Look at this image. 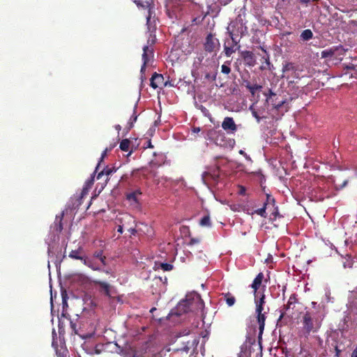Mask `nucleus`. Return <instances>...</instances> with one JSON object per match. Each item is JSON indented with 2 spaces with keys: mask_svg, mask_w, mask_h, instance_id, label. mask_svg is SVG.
<instances>
[{
  "mask_svg": "<svg viewBox=\"0 0 357 357\" xmlns=\"http://www.w3.org/2000/svg\"><path fill=\"white\" fill-rule=\"evenodd\" d=\"M204 303L201 296L197 292L192 291L188 294L185 298L181 300L175 308L172 309L169 316H181L188 312L202 310L203 324H205V316L204 314Z\"/></svg>",
  "mask_w": 357,
  "mask_h": 357,
  "instance_id": "nucleus-1",
  "label": "nucleus"
},
{
  "mask_svg": "<svg viewBox=\"0 0 357 357\" xmlns=\"http://www.w3.org/2000/svg\"><path fill=\"white\" fill-rule=\"evenodd\" d=\"M227 32L229 34L231 43L238 45L241 37L248 33L244 16L238 15L234 21H231L227 27Z\"/></svg>",
  "mask_w": 357,
  "mask_h": 357,
  "instance_id": "nucleus-2",
  "label": "nucleus"
},
{
  "mask_svg": "<svg viewBox=\"0 0 357 357\" xmlns=\"http://www.w3.org/2000/svg\"><path fill=\"white\" fill-rule=\"evenodd\" d=\"M153 11L151 8L149 9V15L146 17V25L149 33V37L147 40V45L149 47L155 43L156 40V36L155 34V31L156 29L155 20V19H152V14Z\"/></svg>",
  "mask_w": 357,
  "mask_h": 357,
  "instance_id": "nucleus-3",
  "label": "nucleus"
},
{
  "mask_svg": "<svg viewBox=\"0 0 357 357\" xmlns=\"http://www.w3.org/2000/svg\"><path fill=\"white\" fill-rule=\"evenodd\" d=\"M303 325L305 333L307 334H310L311 332H315L320 327V324H315L310 314H304L303 317Z\"/></svg>",
  "mask_w": 357,
  "mask_h": 357,
  "instance_id": "nucleus-4",
  "label": "nucleus"
},
{
  "mask_svg": "<svg viewBox=\"0 0 357 357\" xmlns=\"http://www.w3.org/2000/svg\"><path fill=\"white\" fill-rule=\"evenodd\" d=\"M153 50L149 45H144L143 47V54H142V61L143 64L141 67L140 73L142 74V79L143 80L144 77L142 75L144 73L146 70V66L149 63V61L153 58Z\"/></svg>",
  "mask_w": 357,
  "mask_h": 357,
  "instance_id": "nucleus-5",
  "label": "nucleus"
},
{
  "mask_svg": "<svg viewBox=\"0 0 357 357\" xmlns=\"http://www.w3.org/2000/svg\"><path fill=\"white\" fill-rule=\"evenodd\" d=\"M264 307L262 305L256 304V313L257 314V323L259 325V337H260L264 332L266 321V312L262 313Z\"/></svg>",
  "mask_w": 357,
  "mask_h": 357,
  "instance_id": "nucleus-6",
  "label": "nucleus"
},
{
  "mask_svg": "<svg viewBox=\"0 0 357 357\" xmlns=\"http://www.w3.org/2000/svg\"><path fill=\"white\" fill-rule=\"evenodd\" d=\"M264 96L266 97V102L268 103H271L274 108L276 109H279L280 108H282L284 104L286 103L285 100H281L280 101H277L276 98V94L273 92L271 89H268V93H264Z\"/></svg>",
  "mask_w": 357,
  "mask_h": 357,
  "instance_id": "nucleus-7",
  "label": "nucleus"
},
{
  "mask_svg": "<svg viewBox=\"0 0 357 357\" xmlns=\"http://www.w3.org/2000/svg\"><path fill=\"white\" fill-rule=\"evenodd\" d=\"M63 214H64L63 212H62L60 215H56L54 224L50 227V229L52 231L53 241H55V238H58L59 234L63 229L62 219H63Z\"/></svg>",
  "mask_w": 357,
  "mask_h": 357,
  "instance_id": "nucleus-8",
  "label": "nucleus"
},
{
  "mask_svg": "<svg viewBox=\"0 0 357 357\" xmlns=\"http://www.w3.org/2000/svg\"><path fill=\"white\" fill-rule=\"evenodd\" d=\"M222 128L227 134H234L237 130V126L234 119L229 116H227L223 119Z\"/></svg>",
  "mask_w": 357,
  "mask_h": 357,
  "instance_id": "nucleus-9",
  "label": "nucleus"
},
{
  "mask_svg": "<svg viewBox=\"0 0 357 357\" xmlns=\"http://www.w3.org/2000/svg\"><path fill=\"white\" fill-rule=\"evenodd\" d=\"M218 45V40L214 38L211 33L208 34L204 43L205 50L208 52H214Z\"/></svg>",
  "mask_w": 357,
  "mask_h": 357,
  "instance_id": "nucleus-10",
  "label": "nucleus"
},
{
  "mask_svg": "<svg viewBox=\"0 0 357 357\" xmlns=\"http://www.w3.org/2000/svg\"><path fill=\"white\" fill-rule=\"evenodd\" d=\"M296 303V298L295 294H291L289 297L288 302L286 305H284L282 309L280 310V315L278 319V321L281 320L286 312H287L290 308H294L295 303Z\"/></svg>",
  "mask_w": 357,
  "mask_h": 357,
  "instance_id": "nucleus-11",
  "label": "nucleus"
},
{
  "mask_svg": "<svg viewBox=\"0 0 357 357\" xmlns=\"http://www.w3.org/2000/svg\"><path fill=\"white\" fill-rule=\"evenodd\" d=\"M94 284L99 286V291L107 296H111V285L106 282L95 280Z\"/></svg>",
  "mask_w": 357,
  "mask_h": 357,
  "instance_id": "nucleus-12",
  "label": "nucleus"
},
{
  "mask_svg": "<svg viewBox=\"0 0 357 357\" xmlns=\"http://www.w3.org/2000/svg\"><path fill=\"white\" fill-rule=\"evenodd\" d=\"M241 56L243 59L245 63L248 66H254L255 64V59L254 54L250 51H243L241 52Z\"/></svg>",
  "mask_w": 357,
  "mask_h": 357,
  "instance_id": "nucleus-13",
  "label": "nucleus"
},
{
  "mask_svg": "<svg viewBox=\"0 0 357 357\" xmlns=\"http://www.w3.org/2000/svg\"><path fill=\"white\" fill-rule=\"evenodd\" d=\"M347 305L351 310H357V289L350 292Z\"/></svg>",
  "mask_w": 357,
  "mask_h": 357,
  "instance_id": "nucleus-14",
  "label": "nucleus"
},
{
  "mask_svg": "<svg viewBox=\"0 0 357 357\" xmlns=\"http://www.w3.org/2000/svg\"><path fill=\"white\" fill-rule=\"evenodd\" d=\"M164 80L162 75L154 73L151 78L150 86L155 89L158 87V85L161 84Z\"/></svg>",
  "mask_w": 357,
  "mask_h": 357,
  "instance_id": "nucleus-15",
  "label": "nucleus"
},
{
  "mask_svg": "<svg viewBox=\"0 0 357 357\" xmlns=\"http://www.w3.org/2000/svg\"><path fill=\"white\" fill-rule=\"evenodd\" d=\"M271 202H274L275 200L269 195H266V202H265L264 204L263 207L255 210L254 213L257 214V215H260L261 217L266 218V205L268 203H270Z\"/></svg>",
  "mask_w": 357,
  "mask_h": 357,
  "instance_id": "nucleus-16",
  "label": "nucleus"
},
{
  "mask_svg": "<svg viewBox=\"0 0 357 357\" xmlns=\"http://www.w3.org/2000/svg\"><path fill=\"white\" fill-rule=\"evenodd\" d=\"M83 264L93 271H102V266L95 262L93 259L88 257L84 259Z\"/></svg>",
  "mask_w": 357,
  "mask_h": 357,
  "instance_id": "nucleus-17",
  "label": "nucleus"
},
{
  "mask_svg": "<svg viewBox=\"0 0 357 357\" xmlns=\"http://www.w3.org/2000/svg\"><path fill=\"white\" fill-rule=\"evenodd\" d=\"M263 278L264 274L262 273H259L254 279L251 284V287L254 289L255 294H257V291L259 289V286L261 285Z\"/></svg>",
  "mask_w": 357,
  "mask_h": 357,
  "instance_id": "nucleus-18",
  "label": "nucleus"
},
{
  "mask_svg": "<svg viewBox=\"0 0 357 357\" xmlns=\"http://www.w3.org/2000/svg\"><path fill=\"white\" fill-rule=\"evenodd\" d=\"M116 172V169L115 167H109L108 166H106L103 168V169L102 171H100V172L98 173L96 178L98 180H99L101 178V177L102 176H104V175L109 176Z\"/></svg>",
  "mask_w": 357,
  "mask_h": 357,
  "instance_id": "nucleus-19",
  "label": "nucleus"
},
{
  "mask_svg": "<svg viewBox=\"0 0 357 357\" xmlns=\"http://www.w3.org/2000/svg\"><path fill=\"white\" fill-rule=\"evenodd\" d=\"M300 37L303 41H307L312 38L313 33L310 29H305L301 32Z\"/></svg>",
  "mask_w": 357,
  "mask_h": 357,
  "instance_id": "nucleus-20",
  "label": "nucleus"
},
{
  "mask_svg": "<svg viewBox=\"0 0 357 357\" xmlns=\"http://www.w3.org/2000/svg\"><path fill=\"white\" fill-rule=\"evenodd\" d=\"M86 256H82L80 255L79 250H72L69 254V257L74 259H79L82 262L84 261V259L86 258Z\"/></svg>",
  "mask_w": 357,
  "mask_h": 357,
  "instance_id": "nucleus-21",
  "label": "nucleus"
},
{
  "mask_svg": "<svg viewBox=\"0 0 357 357\" xmlns=\"http://www.w3.org/2000/svg\"><path fill=\"white\" fill-rule=\"evenodd\" d=\"M245 87L249 90V91L252 96L255 94V92L257 91L260 90L262 88L261 85H259L257 84H250L249 82L246 84Z\"/></svg>",
  "mask_w": 357,
  "mask_h": 357,
  "instance_id": "nucleus-22",
  "label": "nucleus"
},
{
  "mask_svg": "<svg viewBox=\"0 0 357 357\" xmlns=\"http://www.w3.org/2000/svg\"><path fill=\"white\" fill-rule=\"evenodd\" d=\"M305 314H310L312 316V319H314L315 324H319L321 325V317L318 314L317 311L315 310L307 311Z\"/></svg>",
  "mask_w": 357,
  "mask_h": 357,
  "instance_id": "nucleus-23",
  "label": "nucleus"
},
{
  "mask_svg": "<svg viewBox=\"0 0 357 357\" xmlns=\"http://www.w3.org/2000/svg\"><path fill=\"white\" fill-rule=\"evenodd\" d=\"M335 50L333 49V48L324 50L321 53V58H325V59L332 58L335 54Z\"/></svg>",
  "mask_w": 357,
  "mask_h": 357,
  "instance_id": "nucleus-24",
  "label": "nucleus"
},
{
  "mask_svg": "<svg viewBox=\"0 0 357 357\" xmlns=\"http://www.w3.org/2000/svg\"><path fill=\"white\" fill-rule=\"evenodd\" d=\"M236 45H234V43H233L229 46L225 45V53L227 56L229 57L234 52H235L236 49L234 48V47Z\"/></svg>",
  "mask_w": 357,
  "mask_h": 357,
  "instance_id": "nucleus-25",
  "label": "nucleus"
},
{
  "mask_svg": "<svg viewBox=\"0 0 357 357\" xmlns=\"http://www.w3.org/2000/svg\"><path fill=\"white\" fill-rule=\"evenodd\" d=\"M134 2L136 3V5L138 6V7H142V8H148L149 9V8H151V10L153 9V6H151V3L149 2V1H146L144 3H143L142 1V0H135Z\"/></svg>",
  "mask_w": 357,
  "mask_h": 357,
  "instance_id": "nucleus-26",
  "label": "nucleus"
},
{
  "mask_svg": "<svg viewBox=\"0 0 357 357\" xmlns=\"http://www.w3.org/2000/svg\"><path fill=\"white\" fill-rule=\"evenodd\" d=\"M200 225L202 227H211V219L209 215H204L201 220L199 222Z\"/></svg>",
  "mask_w": 357,
  "mask_h": 357,
  "instance_id": "nucleus-27",
  "label": "nucleus"
},
{
  "mask_svg": "<svg viewBox=\"0 0 357 357\" xmlns=\"http://www.w3.org/2000/svg\"><path fill=\"white\" fill-rule=\"evenodd\" d=\"M130 142L128 139H123L120 143V149L123 151H128L129 149Z\"/></svg>",
  "mask_w": 357,
  "mask_h": 357,
  "instance_id": "nucleus-28",
  "label": "nucleus"
},
{
  "mask_svg": "<svg viewBox=\"0 0 357 357\" xmlns=\"http://www.w3.org/2000/svg\"><path fill=\"white\" fill-rule=\"evenodd\" d=\"M138 195H141V192L139 190H136L135 192L128 194L127 199L129 201H134V202H137V197Z\"/></svg>",
  "mask_w": 357,
  "mask_h": 357,
  "instance_id": "nucleus-29",
  "label": "nucleus"
},
{
  "mask_svg": "<svg viewBox=\"0 0 357 357\" xmlns=\"http://www.w3.org/2000/svg\"><path fill=\"white\" fill-rule=\"evenodd\" d=\"M158 268H160L164 271H169L173 269V265L168 263H160Z\"/></svg>",
  "mask_w": 357,
  "mask_h": 357,
  "instance_id": "nucleus-30",
  "label": "nucleus"
},
{
  "mask_svg": "<svg viewBox=\"0 0 357 357\" xmlns=\"http://www.w3.org/2000/svg\"><path fill=\"white\" fill-rule=\"evenodd\" d=\"M324 302L328 303L333 302V298L331 296V291L329 289H326L325 291V297L324 299Z\"/></svg>",
  "mask_w": 357,
  "mask_h": 357,
  "instance_id": "nucleus-31",
  "label": "nucleus"
},
{
  "mask_svg": "<svg viewBox=\"0 0 357 357\" xmlns=\"http://www.w3.org/2000/svg\"><path fill=\"white\" fill-rule=\"evenodd\" d=\"M333 182H334L335 188H336V190H342V188H344L347 185L348 179L344 180V181L341 184L337 183L336 180H334Z\"/></svg>",
  "mask_w": 357,
  "mask_h": 357,
  "instance_id": "nucleus-32",
  "label": "nucleus"
},
{
  "mask_svg": "<svg viewBox=\"0 0 357 357\" xmlns=\"http://www.w3.org/2000/svg\"><path fill=\"white\" fill-rule=\"evenodd\" d=\"M221 72L223 74H229L231 72V68L229 67V63H225L221 66Z\"/></svg>",
  "mask_w": 357,
  "mask_h": 357,
  "instance_id": "nucleus-33",
  "label": "nucleus"
},
{
  "mask_svg": "<svg viewBox=\"0 0 357 357\" xmlns=\"http://www.w3.org/2000/svg\"><path fill=\"white\" fill-rule=\"evenodd\" d=\"M255 304H260V305H264V304L265 303V301H264L265 295L264 294H262L259 299L257 298L258 292H257V294H255Z\"/></svg>",
  "mask_w": 357,
  "mask_h": 357,
  "instance_id": "nucleus-34",
  "label": "nucleus"
},
{
  "mask_svg": "<svg viewBox=\"0 0 357 357\" xmlns=\"http://www.w3.org/2000/svg\"><path fill=\"white\" fill-rule=\"evenodd\" d=\"M137 108V105H135V107H134V113L132 115V116L130 117V121H129V124H130V128H132L133 126V124L135 122H136L137 119V116L135 114V109Z\"/></svg>",
  "mask_w": 357,
  "mask_h": 357,
  "instance_id": "nucleus-35",
  "label": "nucleus"
},
{
  "mask_svg": "<svg viewBox=\"0 0 357 357\" xmlns=\"http://www.w3.org/2000/svg\"><path fill=\"white\" fill-rule=\"evenodd\" d=\"M190 342H184L183 347L181 348L176 349V351H184L185 353H188L190 349V347L189 346Z\"/></svg>",
  "mask_w": 357,
  "mask_h": 357,
  "instance_id": "nucleus-36",
  "label": "nucleus"
},
{
  "mask_svg": "<svg viewBox=\"0 0 357 357\" xmlns=\"http://www.w3.org/2000/svg\"><path fill=\"white\" fill-rule=\"evenodd\" d=\"M107 151H108V149H105V150L102 153V154H101V157H100V160H99V162H98V165H97V166H96V169H95V172H94V174H95L96 173H97V171H98V169L99 167L100 166V163H101V162L104 160L105 157V156H106V155H107Z\"/></svg>",
  "mask_w": 357,
  "mask_h": 357,
  "instance_id": "nucleus-37",
  "label": "nucleus"
},
{
  "mask_svg": "<svg viewBox=\"0 0 357 357\" xmlns=\"http://www.w3.org/2000/svg\"><path fill=\"white\" fill-rule=\"evenodd\" d=\"M235 302H236V299L234 296H227L226 297V303L228 305V306H229V307L233 306L234 305Z\"/></svg>",
  "mask_w": 357,
  "mask_h": 357,
  "instance_id": "nucleus-38",
  "label": "nucleus"
},
{
  "mask_svg": "<svg viewBox=\"0 0 357 357\" xmlns=\"http://www.w3.org/2000/svg\"><path fill=\"white\" fill-rule=\"evenodd\" d=\"M217 73H208L205 75V78L208 80H212L214 81L216 79Z\"/></svg>",
  "mask_w": 357,
  "mask_h": 357,
  "instance_id": "nucleus-39",
  "label": "nucleus"
},
{
  "mask_svg": "<svg viewBox=\"0 0 357 357\" xmlns=\"http://www.w3.org/2000/svg\"><path fill=\"white\" fill-rule=\"evenodd\" d=\"M190 333V331L188 328H184L181 330L178 334L176 335V337H181L183 336L188 335Z\"/></svg>",
  "mask_w": 357,
  "mask_h": 357,
  "instance_id": "nucleus-40",
  "label": "nucleus"
},
{
  "mask_svg": "<svg viewBox=\"0 0 357 357\" xmlns=\"http://www.w3.org/2000/svg\"><path fill=\"white\" fill-rule=\"evenodd\" d=\"M238 194L243 196L246 195V188L243 185H238Z\"/></svg>",
  "mask_w": 357,
  "mask_h": 357,
  "instance_id": "nucleus-41",
  "label": "nucleus"
},
{
  "mask_svg": "<svg viewBox=\"0 0 357 357\" xmlns=\"http://www.w3.org/2000/svg\"><path fill=\"white\" fill-rule=\"evenodd\" d=\"M252 116L255 118L257 123H259L261 120V117L257 111H252Z\"/></svg>",
  "mask_w": 357,
  "mask_h": 357,
  "instance_id": "nucleus-42",
  "label": "nucleus"
},
{
  "mask_svg": "<svg viewBox=\"0 0 357 357\" xmlns=\"http://www.w3.org/2000/svg\"><path fill=\"white\" fill-rule=\"evenodd\" d=\"M195 107L199 109H201L202 112L205 113L206 112H207V109L205 107H204L203 105L199 104L197 102H195Z\"/></svg>",
  "mask_w": 357,
  "mask_h": 357,
  "instance_id": "nucleus-43",
  "label": "nucleus"
},
{
  "mask_svg": "<svg viewBox=\"0 0 357 357\" xmlns=\"http://www.w3.org/2000/svg\"><path fill=\"white\" fill-rule=\"evenodd\" d=\"M102 256H103V252L102 250L96 251L93 253V257L99 259Z\"/></svg>",
  "mask_w": 357,
  "mask_h": 357,
  "instance_id": "nucleus-44",
  "label": "nucleus"
},
{
  "mask_svg": "<svg viewBox=\"0 0 357 357\" xmlns=\"http://www.w3.org/2000/svg\"><path fill=\"white\" fill-rule=\"evenodd\" d=\"M167 13L169 16V18L171 19H174V18H177V15L176 13H174L173 11H170L168 8L167 9Z\"/></svg>",
  "mask_w": 357,
  "mask_h": 357,
  "instance_id": "nucleus-45",
  "label": "nucleus"
},
{
  "mask_svg": "<svg viewBox=\"0 0 357 357\" xmlns=\"http://www.w3.org/2000/svg\"><path fill=\"white\" fill-rule=\"evenodd\" d=\"M239 153L243 155L248 161H252L251 158L243 150H240Z\"/></svg>",
  "mask_w": 357,
  "mask_h": 357,
  "instance_id": "nucleus-46",
  "label": "nucleus"
},
{
  "mask_svg": "<svg viewBox=\"0 0 357 357\" xmlns=\"http://www.w3.org/2000/svg\"><path fill=\"white\" fill-rule=\"evenodd\" d=\"M203 18L200 17H194L192 20L193 24H199L202 21Z\"/></svg>",
  "mask_w": 357,
  "mask_h": 357,
  "instance_id": "nucleus-47",
  "label": "nucleus"
},
{
  "mask_svg": "<svg viewBox=\"0 0 357 357\" xmlns=\"http://www.w3.org/2000/svg\"><path fill=\"white\" fill-rule=\"evenodd\" d=\"M335 357H340V353L342 351L341 349H339L338 346L336 344L335 345Z\"/></svg>",
  "mask_w": 357,
  "mask_h": 357,
  "instance_id": "nucleus-48",
  "label": "nucleus"
},
{
  "mask_svg": "<svg viewBox=\"0 0 357 357\" xmlns=\"http://www.w3.org/2000/svg\"><path fill=\"white\" fill-rule=\"evenodd\" d=\"M70 328L75 332V334H78L76 324L73 323V321H70Z\"/></svg>",
  "mask_w": 357,
  "mask_h": 357,
  "instance_id": "nucleus-49",
  "label": "nucleus"
},
{
  "mask_svg": "<svg viewBox=\"0 0 357 357\" xmlns=\"http://www.w3.org/2000/svg\"><path fill=\"white\" fill-rule=\"evenodd\" d=\"M199 242V240L198 238H192L190 239L188 245H195L196 243H198Z\"/></svg>",
  "mask_w": 357,
  "mask_h": 357,
  "instance_id": "nucleus-50",
  "label": "nucleus"
},
{
  "mask_svg": "<svg viewBox=\"0 0 357 357\" xmlns=\"http://www.w3.org/2000/svg\"><path fill=\"white\" fill-rule=\"evenodd\" d=\"M102 266H105L107 265V262H106V257L105 256H102L100 259H99Z\"/></svg>",
  "mask_w": 357,
  "mask_h": 357,
  "instance_id": "nucleus-51",
  "label": "nucleus"
},
{
  "mask_svg": "<svg viewBox=\"0 0 357 357\" xmlns=\"http://www.w3.org/2000/svg\"><path fill=\"white\" fill-rule=\"evenodd\" d=\"M151 163L153 167H159L161 165V163L159 162L157 160H152Z\"/></svg>",
  "mask_w": 357,
  "mask_h": 357,
  "instance_id": "nucleus-52",
  "label": "nucleus"
},
{
  "mask_svg": "<svg viewBox=\"0 0 357 357\" xmlns=\"http://www.w3.org/2000/svg\"><path fill=\"white\" fill-rule=\"evenodd\" d=\"M292 68V63H287L283 68V71L289 70Z\"/></svg>",
  "mask_w": 357,
  "mask_h": 357,
  "instance_id": "nucleus-53",
  "label": "nucleus"
},
{
  "mask_svg": "<svg viewBox=\"0 0 357 357\" xmlns=\"http://www.w3.org/2000/svg\"><path fill=\"white\" fill-rule=\"evenodd\" d=\"M201 130L200 128L199 127H194L192 129V133H198Z\"/></svg>",
  "mask_w": 357,
  "mask_h": 357,
  "instance_id": "nucleus-54",
  "label": "nucleus"
},
{
  "mask_svg": "<svg viewBox=\"0 0 357 357\" xmlns=\"http://www.w3.org/2000/svg\"><path fill=\"white\" fill-rule=\"evenodd\" d=\"M264 59H265V63L268 66V68H270L271 66V62L269 61V58L268 56H266V57H263Z\"/></svg>",
  "mask_w": 357,
  "mask_h": 357,
  "instance_id": "nucleus-55",
  "label": "nucleus"
},
{
  "mask_svg": "<svg viewBox=\"0 0 357 357\" xmlns=\"http://www.w3.org/2000/svg\"><path fill=\"white\" fill-rule=\"evenodd\" d=\"M351 357H357V347L353 350Z\"/></svg>",
  "mask_w": 357,
  "mask_h": 357,
  "instance_id": "nucleus-56",
  "label": "nucleus"
},
{
  "mask_svg": "<svg viewBox=\"0 0 357 357\" xmlns=\"http://www.w3.org/2000/svg\"><path fill=\"white\" fill-rule=\"evenodd\" d=\"M165 86H175V84H174V82H173V81L166 82L165 83Z\"/></svg>",
  "mask_w": 357,
  "mask_h": 357,
  "instance_id": "nucleus-57",
  "label": "nucleus"
},
{
  "mask_svg": "<svg viewBox=\"0 0 357 357\" xmlns=\"http://www.w3.org/2000/svg\"><path fill=\"white\" fill-rule=\"evenodd\" d=\"M117 231L120 234H122L123 232V226L121 225H119L118 229H117Z\"/></svg>",
  "mask_w": 357,
  "mask_h": 357,
  "instance_id": "nucleus-58",
  "label": "nucleus"
},
{
  "mask_svg": "<svg viewBox=\"0 0 357 357\" xmlns=\"http://www.w3.org/2000/svg\"><path fill=\"white\" fill-rule=\"evenodd\" d=\"M129 231L131 233V234L135 235L137 232V230L135 228H130L129 229Z\"/></svg>",
  "mask_w": 357,
  "mask_h": 357,
  "instance_id": "nucleus-59",
  "label": "nucleus"
},
{
  "mask_svg": "<svg viewBox=\"0 0 357 357\" xmlns=\"http://www.w3.org/2000/svg\"><path fill=\"white\" fill-rule=\"evenodd\" d=\"M102 272L105 273L106 274H110L111 273V270L110 269H104L102 268Z\"/></svg>",
  "mask_w": 357,
  "mask_h": 357,
  "instance_id": "nucleus-60",
  "label": "nucleus"
},
{
  "mask_svg": "<svg viewBox=\"0 0 357 357\" xmlns=\"http://www.w3.org/2000/svg\"><path fill=\"white\" fill-rule=\"evenodd\" d=\"M249 110L252 113V111H256L254 104L250 106Z\"/></svg>",
  "mask_w": 357,
  "mask_h": 357,
  "instance_id": "nucleus-61",
  "label": "nucleus"
},
{
  "mask_svg": "<svg viewBox=\"0 0 357 357\" xmlns=\"http://www.w3.org/2000/svg\"><path fill=\"white\" fill-rule=\"evenodd\" d=\"M199 341L196 339H195L192 342V346H197V344H198Z\"/></svg>",
  "mask_w": 357,
  "mask_h": 357,
  "instance_id": "nucleus-62",
  "label": "nucleus"
},
{
  "mask_svg": "<svg viewBox=\"0 0 357 357\" xmlns=\"http://www.w3.org/2000/svg\"><path fill=\"white\" fill-rule=\"evenodd\" d=\"M67 301H66V299L65 297H63V307H64L65 306H67Z\"/></svg>",
  "mask_w": 357,
  "mask_h": 357,
  "instance_id": "nucleus-63",
  "label": "nucleus"
},
{
  "mask_svg": "<svg viewBox=\"0 0 357 357\" xmlns=\"http://www.w3.org/2000/svg\"><path fill=\"white\" fill-rule=\"evenodd\" d=\"M126 357H143L142 356H139V355H137V354H133L132 356H127Z\"/></svg>",
  "mask_w": 357,
  "mask_h": 357,
  "instance_id": "nucleus-64",
  "label": "nucleus"
}]
</instances>
